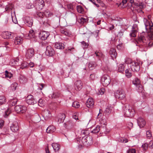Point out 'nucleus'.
<instances>
[{
	"label": "nucleus",
	"instance_id": "nucleus-1",
	"mask_svg": "<svg viewBox=\"0 0 153 153\" xmlns=\"http://www.w3.org/2000/svg\"><path fill=\"white\" fill-rule=\"evenodd\" d=\"M143 21L146 31L150 33H142L136 41L139 44L141 51H146L148 48L153 46V25L152 22L146 18L143 19Z\"/></svg>",
	"mask_w": 153,
	"mask_h": 153
},
{
	"label": "nucleus",
	"instance_id": "nucleus-2",
	"mask_svg": "<svg viewBox=\"0 0 153 153\" xmlns=\"http://www.w3.org/2000/svg\"><path fill=\"white\" fill-rule=\"evenodd\" d=\"M140 62L139 60L133 61L130 59H127L126 62L127 64H130L131 71L134 72L138 71L140 69Z\"/></svg>",
	"mask_w": 153,
	"mask_h": 153
},
{
	"label": "nucleus",
	"instance_id": "nucleus-3",
	"mask_svg": "<svg viewBox=\"0 0 153 153\" xmlns=\"http://www.w3.org/2000/svg\"><path fill=\"white\" fill-rule=\"evenodd\" d=\"M123 112L124 115L127 117H132L135 114L134 109L128 104H126L123 107Z\"/></svg>",
	"mask_w": 153,
	"mask_h": 153
},
{
	"label": "nucleus",
	"instance_id": "nucleus-4",
	"mask_svg": "<svg viewBox=\"0 0 153 153\" xmlns=\"http://www.w3.org/2000/svg\"><path fill=\"white\" fill-rule=\"evenodd\" d=\"M36 17H39L40 19V22H41L43 24H48V21L47 18L45 17V12L40 11L36 13Z\"/></svg>",
	"mask_w": 153,
	"mask_h": 153
},
{
	"label": "nucleus",
	"instance_id": "nucleus-5",
	"mask_svg": "<svg viewBox=\"0 0 153 153\" xmlns=\"http://www.w3.org/2000/svg\"><path fill=\"white\" fill-rule=\"evenodd\" d=\"M101 82L104 86H108L111 82L110 77L108 75H104L101 78Z\"/></svg>",
	"mask_w": 153,
	"mask_h": 153
},
{
	"label": "nucleus",
	"instance_id": "nucleus-6",
	"mask_svg": "<svg viewBox=\"0 0 153 153\" xmlns=\"http://www.w3.org/2000/svg\"><path fill=\"white\" fill-rule=\"evenodd\" d=\"M132 83L137 88V89L139 92H140L142 91V85L141 83L140 80L137 78H135L132 80Z\"/></svg>",
	"mask_w": 153,
	"mask_h": 153
},
{
	"label": "nucleus",
	"instance_id": "nucleus-7",
	"mask_svg": "<svg viewBox=\"0 0 153 153\" xmlns=\"http://www.w3.org/2000/svg\"><path fill=\"white\" fill-rule=\"evenodd\" d=\"M115 96L116 98L120 100H123L125 97V94L122 90H117L115 92Z\"/></svg>",
	"mask_w": 153,
	"mask_h": 153
},
{
	"label": "nucleus",
	"instance_id": "nucleus-8",
	"mask_svg": "<svg viewBox=\"0 0 153 153\" xmlns=\"http://www.w3.org/2000/svg\"><path fill=\"white\" fill-rule=\"evenodd\" d=\"M55 53L54 49L51 46H48L46 47V55L49 56H52Z\"/></svg>",
	"mask_w": 153,
	"mask_h": 153
},
{
	"label": "nucleus",
	"instance_id": "nucleus-9",
	"mask_svg": "<svg viewBox=\"0 0 153 153\" xmlns=\"http://www.w3.org/2000/svg\"><path fill=\"white\" fill-rule=\"evenodd\" d=\"M23 20L25 23L29 27H31L33 24V20L32 18L29 16H25L24 17Z\"/></svg>",
	"mask_w": 153,
	"mask_h": 153
},
{
	"label": "nucleus",
	"instance_id": "nucleus-10",
	"mask_svg": "<svg viewBox=\"0 0 153 153\" xmlns=\"http://www.w3.org/2000/svg\"><path fill=\"white\" fill-rule=\"evenodd\" d=\"M15 110L18 113H24L26 112L27 108L24 106L16 105L15 107Z\"/></svg>",
	"mask_w": 153,
	"mask_h": 153
},
{
	"label": "nucleus",
	"instance_id": "nucleus-11",
	"mask_svg": "<svg viewBox=\"0 0 153 153\" xmlns=\"http://www.w3.org/2000/svg\"><path fill=\"white\" fill-rule=\"evenodd\" d=\"M34 50L31 48L28 49L26 52L25 56L27 59H30L34 56Z\"/></svg>",
	"mask_w": 153,
	"mask_h": 153
},
{
	"label": "nucleus",
	"instance_id": "nucleus-12",
	"mask_svg": "<svg viewBox=\"0 0 153 153\" xmlns=\"http://www.w3.org/2000/svg\"><path fill=\"white\" fill-rule=\"evenodd\" d=\"M26 101L29 105H33L36 103V101L33 98L32 95H28L26 98Z\"/></svg>",
	"mask_w": 153,
	"mask_h": 153
},
{
	"label": "nucleus",
	"instance_id": "nucleus-13",
	"mask_svg": "<svg viewBox=\"0 0 153 153\" xmlns=\"http://www.w3.org/2000/svg\"><path fill=\"white\" fill-rule=\"evenodd\" d=\"M50 35L49 33L45 31H41L39 34V37L42 40H45L46 39L47 37Z\"/></svg>",
	"mask_w": 153,
	"mask_h": 153
},
{
	"label": "nucleus",
	"instance_id": "nucleus-14",
	"mask_svg": "<svg viewBox=\"0 0 153 153\" xmlns=\"http://www.w3.org/2000/svg\"><path fill=\"white\" fill-rule=\"evenodd\" d=\"M44 1L43 0H39L36 3V7L38 10L42 9L44 6Z\"/></svg>",
	"mask_w": 153,
	"mask_h": 153
},
{
	"label": "nucleus",
	"instance_id": "nucleus-15",
	"mask_svg": "<svg viewBox=\"0 0 153 153\" xmlns=\"http://www.w3.org/2000/svg\"><path fill=\"white\" fill-rule=\"evenodd\" d=\"M82 83L81 80H79L76 81L74 83V87L76 90H80L82 87Z\"/></svg>",
	"mask_w": 153,
	"mask_h": 153
},
{
	"label": "nucleus",
	"instance_id": "nucleus-16",
	"mask_svg": "<svg viewBox=\"0 0 153 153\" xmlns=\"http://www.w3.org/2000/svg\"><path fill=\"white\" fill-rule=\"evenodd\" d=\"M137 122L140 128L143 127L146 125V122L141 117H139L138 119Z\"/></svg>",
	"mask_w": 153,
	"mask_h": 153
},
{
	"label": "nucleus",
	"instance_id": "nucleus-17",
	"mask_svg": "<svg viewBox=\"0 0 153 153\" xmlns=\"http://www.w3.org/2000/svg\"><path fill=\"white\" fill-rule=\"evenodd\" d=\"M65 127L68 129L72 128L75 125L74 122L72 120H69L64 123Z\"/></svg>",
	"mask_w": 153,
	"mask_h": 153
},
{
	"label": "nucleus",
	"instance_id": "nucleus-18",
	"mask_svg": "<svg viewBox=\"0 0 153 153\" xmlns=\"http://www.w3.org/2000/svg\"><path fill=\"white\" fill-rule=\"evenodd\" d=\"M94 104V101L92 98H89L87 100L86 103L87 106L89 108H91L93 107Z\"/></svg>",
	"mask_w": 153,
	"mask_h": 153
},
{
	"label": "nucleus",
	"instance_id": "nucleus-19",
	"mask_svg": "<svg viewBox=\"0 0 153 153\" xmlns=\"http://www.w3.org/2000/svg\"><path fill=\"white\" fill-rule=\"evenodd\" d=\"M109 54L112 59L114 60L115 59L117 56V54L116 49L114 48H111Z\"/></svg>",
	"mask_w": 153,
	"mask_h": 153
},
{
	"label": "nucleus",
	"instance_id": "nucleus-20",
	"mask_svg": "<svg viewBox=\"0 0 153 153\" xmlns=\"http://www.w3.org/2000/svg\"><path fill=\"white\" fill-rule=\"evenodd\" d=\"M10 129L13 132H17L19 129L18 123L16 122L13 123L12 125L10 126Z\"/></svg>",
	"mask_w": 153,
	"mask_h": 153
},
{
	"label": "nucleus",
	"instance_id": "nucleus-21",
	"mask_svg": "<svg viewBox=\"0 0 153 153\" xmlns=\"http://www.w3.org/2000/svg\"><path fill=\"white\" fill-rule=\"evenodd\" d=\"M87 138V137L86 136H82V138L80 137L78 138L77 140L79 141L80 144L82 143L83 144H85L86 143H87V141H88Z\"/></svg>",
	"mask_w": 153,
	"mask_h": 153
},
{
	"label": "nucleus",
	"instance_id": "nucleus-22",
	"mask_svg": "<svg viewBox=\"0 0 153 153\" xmlns=\"http://www.w3.org/2000/svg\"><path fill=\"white\" fill-rule=\"evenodd\" d=\"M23 40V38L21 37L17 36L15 38L14 43L16 45H19L22 43Z\"/></svg>",
	"mask_w": 153,
	"mask_h": 153
},
{
	"label": "nucleus",
	"instance_id": "nucleus-23",
	"mask_svg": "<svg viewBox=\"0 0 153 153\" xmlns=\"http://www.w3.org/2000/svg\"><path fill=\"white\" fill-rule=\"evenodd\" d=\"M134 0H123L122 2L120 3L119 4L120 6H121L122 5L123 6L125 4L127 3L128 4H129V3H130V5H129L128 6H131L132 3L134 2Z\"/></svg>",
	"mask_w": 153,
	"mask_h": 153
},
{
	"label": "nucleus",
	"instance_id": "nucleus-24",
	"mask_svg": "<svg viewBox=\"0 0 153 153\" xmlns=\"http://www.w3.org/2000/svg\"><path fill=\"white\" fill-rule=\"evenodd\" d=\"M64 44L61 42L56 43L54 45L56 48L59 49H63L64 48Z\"/></svg>",
	"mask_w": 153,
	"mask_h": 153
},
{
	"label": "nucleus",
	"instance_id": "nucleus-25",
	"mask_svg": "<svg viewBox=\"0 0 153 153\" xmlns=\"http://www.w3.org/2000/svg\"><path fill=\"white\" fill-rule=\"evenodd\" d=\"M59 31L61 33L65 36H69L71 34V32L70 31L63 28H60Z\"/></svg>",
	"mask_w": 153,
	"mask_h": 153
},
{
	"label": "nucleus",
	"instance_id": "nucleus-26",
	"mask_svg": "<svg viewBox=\"0 0 153 153\" xmlns=\"http://www.w3.org/2000/svg\"><path fill=\"white\" fill-rule=\"evenodd\" d=\"M55 128L53 126H48L46 129V131L47 133H52L55 130Z\"/></svg>",
	"mask_w": 153,
	"mask_h": 153
},
{
	"label": "nucleus",
	"instance_id": "nucleus-27",
	"mask_svg": "<svg viewBox=\"0 0 153 153\" xmlns=\"http://www.w3.org/2000/svg\"><path fill=\"white\" fill-rule=\"evenodd\" d=\"M88 19L87 18H85L84 17H81V18L78 19V21L81 24H83L88 22Z\"/></svg>",
	"mask_w": 153,
	"mask_h": 153
},
{
	"label": "nucleus",
	"instance_id": "nucleus-28",
	"mask_svg": "<svg viewBox=\"0 0 153 153\" xmlns=\"http://www.w3.org/2000/svg\"><path fill=\"white\" fill-rule=\"evenodd\" d=\"M112 106H111L110 105L108 106L105 110L104 112L105 114L107 115L110 114L112 111Z\"/></svg>",
	"mask_w": 153,
	"mask_h": 153
},
{
	"label": "nucleus",
	"instance_id": "nucleus-29",
	"mask_svg": "<svg viewBox=\"0 0 153 153\" xmlns=\"http://www.w3.org/2000/svg\"><path fill=\"white\" fill-rule=\"evenodd\" d=\"M27 79L25 77L22 75H20L19 77V81L21 83H24L27 82Z\"/></svg>",
	"mask_w": 153,
	"mask_h": 153
},
{
	"label": "nucleus",
	"instance_id": "nucleus-30",
	"mask_svg": "<svg viewBox=\"0 0 153 153\" xmlns=\"http://www.w3.org/2000/svg\"><path fill=\"white\" fill-rule=\"evenodd\" d=\"M96 64L95 62H91L89 63L88 64V67L90 70H92L96 67Z\"/></svg>",
	"mask_w": 153,
	"mask_h": 153
},
{
	"label": "nucleus",
	"instance_id": "nucleus-31",
	"mask_svg": "<svg viewBox=\"0 0 153 153\" xmlns=\"http://www.w3.org/2000/svg\"><path fill=\"white\" fill-rule=\"evenodd\" d=\"M59 94L58 93H53L50 94L49 95V97L52 99L56 98L59 97Z\"/></svg>",
	"mask_w": 153,
	"mask_h": 153
},
{
	"label": "nucleus",
	"instance_id": "nucleus-32",
	"mask_svg": "<svg viewBox=\"0 0 153 153\" xmlns=\"http://www.w3.org/2000/svg\"><path fill=\"white\" fill-rule=\"evenodd\" d=\"M100 130V126H97L94 128L91 132L93 134H96L99 132Z\"/></svg>",
	"mask_w": 153,
	"mask_h": 153
},
{
	"label": "nucleus",
	"instance_id": "nucleus-33",
	"mask_svg": "<svg viewBox=\"0 0 153 153\" xmlns=\"http://www.w3.org/2000/svg\"><path fill=\"white\" fill-rule=\"evenodd\" d=\"M6 102V99L4 96H0V106L4 104Z\"/></svg>",
	"mask_w": 153,
	"mask_h": 153
},
{
	"label": "nucleus",
	"instance_id": "nucleus-34",
	"mask_svg": "<svg viewBox=\"0 0 153 153\" xmlns=\"http://www.w3.org/2000/svg\"><path fill=\"white\" fill-rule=\"evenodd\" d=\"M11 18L13 22L15 24L17 23V21L15 15V12H13L11 14Z\"/></svg>",
	"mask_w": 153,
	"mask_h": 153
},
{
	"label": "nucleus",
	"instance_id": "nucleus-35",
	"mask_svg": "<svg viewBox=\"0 0 153 153\" xmlns=\"http://www.w3.org/2000/svg\"><path fill=\"white\" fill-rule=\"evenodd\" d=\"M131 70L130 69H127L125 70L126 76L128 78H130L132 76Z\"/></svg>",
	"mask_w": 153,
	"mask_h": 153
},
{
	"label": "nucleus",
	"instance_id": "nucleus-36",
	"mask_svg": "<svg viewBox=\"0 0 153 153\" xmlns=\"http://www.w3.org/2000/svg\"><path fill=\"white\" fill-rule=\"evenodd\" d=\"M52 146L55 151L59 150L60 149L59 145L56 143H53L52 144Z\"/></svg>",
	"mask_w": 153,
	"mask_h": 153
},
{
	"label": "nucleus",
	"instance_id": "nucleus-37",
	"mask_svg": "<svg viewBox=\"0 0 153 153\" xmlns=\"http://www.w3.org/2000/svg\"><path fill=\"white\" fill-rule=\"evenodd\" d=\"M4 38L6 39H9L11 38L12 36L10 33L8 32H5L3 33Z\"/></svg>",
	"mask_w": 153,
	"mask_h": 153
},
{
	"label": "nucleus",
	"instance_id": "nucleus-38",
	"mask_svg": "<svg viewBox=\"0 0 153 153\" xmlns=\"http://www.w3.org/2000/svg\"><path fill=\"white\" fill-rule=\"evenodd\" d=\"M95 54L96 55V56L99 59L102 57L103 56V54L100 51H96L95 52Z\"/></svg>",
	"mask_w": 153,
	"mask_h": 153
},
{
	"label": "nucleus",
	"instance_id": "nucleus-39",
	"mask_svg": "<svg viewBox=\"0 0 153 153\" xmlns=\"http://www.w3.org/2000/svg\"><path fill=\"white\" fill-rule=\"evenodd\" d=\"M4 75L6 78L10 79L13 76V74L11 73L8 72L7 71H6L5 72Z\"/></svg>",
	"mask_w": 153,
	"mask_h": 153
},
{
	"label": "nucleus",
	"instance_id": "nucleus-40",
	"mask_svg": "<svg viewBox=\"0 0 153 153\" xmlns=\"http://www.w3.org/2000/svg\"><path fill=\"white\" fill-rule=\"evenodd\" d=\"M77 10L78 12L79 13L83 14L84 13V10L82 7L78 5L77 6Z\"/></svg>",
	"mask_w": 153,
	"mask_h": 153
},
{
	"label": "nucleus",
	"instance_id": "nucleus-41",
	"mask_svg": "<svg viewBox=\"0 0 153 153\" xmlns=\"http://www.w3.org/2000/svg\"><path fill=\"white\" fill-rule=\"evenodd\" d=\"M137 32V31L136 30L132 29L129 34L130 36L133 37H135Z\"/></svg>",
	"mask_w": 153,
	"mask_h": 153
},
{
	"label": "nucleus",
	"instance_id": "nucleus-42",
	"mask_svg": "<svg viewBox=\"0 0 153 153\" xmlns=\"http://www.w3.org/2000/svg\"><path fill=\"white\" fill-rule=\"evenodd\" d=\"M35 31L34 30H30L29 31L28 36L30 38H34L35 36Z\"/></svg>",
	"mask_w": 153,
	"mask_h": 153
},
{
	"label": "nucleus",
	"instance_id": "nucleus-43",
	"mask_svg": "<svg viewBox=\"0 0 153 153\" xmlns=\"http://www.w3.org/2000/svg\"><path fill=\"white\" fill-rule=\"evenodd\" d=\"M124 66L123 64H120L119 65L118 71L119 72L122 73L123 72L124 70Z\"/></svg>",
	"mask_w": 153,
	"mask_h": 153
},
{
	"label": "nucleus",
	"instance_id": "nucleus-44",
	"mask_svg": "<svg viewBox=\"0 0 153 153\" xmlns=\"http://www.w3.org/2000/svg\"><path fill=\"white\" fill-rule=\"evenodd\" d=\"M18 87V84L16 82H14L11 85L10 87L13 91L16 90Z\"/></svg>",
	"mask_w": 153,
	"mask_h": 153
},
{
	"label": "nucleus",
	"instance_id": "nucleus-45",
	"mask_svg": "<svg viewBox=\"0 0 153 153\" xmlns=\"http://www.w3.org/2000/svg\"><path fill=\"white\" fill-rule=\"evenodd\" d=\"M72 106L73 107L77 108L80 107V105L79 102L77 101L74 102L72 104Z\"/></svg>",
	"mask_w": 153,
	"mask_h": 153
},
{
	"label": "nucleus",
	"instance_id": "nucleus-46",
	"mask_svg": "<svg viewBox=\"0 0 153 153\" xmlns=\"http://www.w3.org/2000/svg\"><path fill=\"white\" fill-rule=\"evenodd\" d=\"M53 15V14L48 11H45V17L46 18L47 17H51Z\"/></svg>",
	"mask_w": 153,
	"mask_h": 153
},
{
	"label": "nucleus",
	"instance_id": "nucleus-47",
	"mask_svg": "<svg viewBox=\"0 0 153 153\" xmlns=\"http://www.w3.org/2000/svg\"><path fill=\"white\" fill-rule=\"evenodd\" d=\"M28 65V63H27L26 62H24L21 64L20 68L21 69H23L26 67Z\"/></svg>",
	"mask_w": 153,
	"mask_h": 153
},
{
	"label": "nucleus",
	"instance_id": "nucleus-48",
	"mask_svg": "<svg viewBox=\"0 0 153 153\" xmlns=\"http://www.w3.org/2000/svg\"><path fill=\"white\" fill-rule=\"evenodd\" d=\"M17 100L16 99L11 100L10 101V104L12 106H14L16 104Z\"/></svg>",
	"mask_w": 153,
	"mask_h": 153
},
{
	"label": "nucleus",
	"instance_id": "nucleus-49",
	"mask_svg": "<svg viewBox=\"0 0 153 153\" xmlns=\"http://www.w3.org/2000/svg\"><path fill=\"white\" fill-rule=\"evenodd\" d=\"M13 8V5L12 4H9L6 6L5 10H6V11L10 9L12 10Z\"/></svg>",
	"mask_w": 153,
	"mask_h": 153
},
{
	"label": "nucleus",
	"instance_id": "nucleus-50",
	"mask_svg": "<svg viewBox=\"0 0 153 153\" xmlns=\"http://www.w3.org/2000/svg\"><path fill=\"white\" fill-rule=\"evenodd\" d=\"M87 139L88 141H87V144H91L92 143L93 141H92V138L91 137L88 136L87 137Z\"/></svg>",
	"mask_w": 153,
	"mask_h": 153
},
{
	"label": "nucleus",
	"instance_id": "nucleus-51",
	"mask_svg": "<svg viewBox=\"0 0 153 153\" xmlns=\"http://www.w3.org/2000/svg\"><path fill=\"white\" fill-rule=\"evenodd\" d=\"M10 113V110L9 109H7V110L5 112V114L4 115V117H7L8 116Z\"/></svg>",
	"mask_w": 153,
	"mask_h": 153
},
{
	"label": "nucleus",
	"instance_id": "nucleus-52",
	"mask_svg": "<svg viewBox=\"0 0 153 153\" xmlns=\"http://www.w3.org/2000/svg\"><path fill=\"white\" fill-rule=\"evenodd\" d=\"M62 119V120H64L65 117V115L64 114L60 113L58 115V117Z\"/></svg>",
	"mask_w": 153,
	"mask_h": 153
},
{
	"label": "nucleus",
	"instance_id": "nucleus-53",
	"mask_svg": "<svg viewBox=\"0 0 153 153\" xmlns=\"http://www.w3.org/2000/svg\"><path fill=\"white\" fill-rule=\"evenodd\" d=\"M44 103V101L42 99H40L38 101V105H39L42 107L43 105V104Z\"/></svg>",
	"mask_w": 153,
	"mask_h": 153
},
{
	"label": "nucleus",
	"instance_id": "nucleus-54",
	"mask_svg": "<svg viewBox=\"0 0 153 153\" xmlns=\"http://www.w3.org/2000/svg\"><path fill=\"white\" fill-rule=\"evenodd\" d=\"M131 6L133 8H136L139 7V4L138 3H134V2L132 3V4H131Z\"/></svg>",
	"mask_w": 153,
	"mask_h": 153
},
{
	"label": "nucleus",
	"instance_id": "nucleus-55",
	"mask_svg": "<svg viewBox=\"0 0 153 153\" xmlns=\"http://www.w3.org/2000/svg\"><path fill=\"white\" fill-rule=\"evenodd\" d=\"M44 84L42 83L38 84V89L42 90L44 87Z\"/></svg>",
	"mask_w": 153,
	"mask_h": 153
},
{
	"label": "nucleus",
	"instance_id": "nucleus-56",
	"mask_svg": "<svg viewBox=\"0 0 153 153\" xmlns=\"http://www.w3.org/2000/svg\"><path fill=\"white\" fill-rule=\"evenodd\" d=\"M148 146H149L148 144L147 143H145L142 145V147L143 150H146L147 149Z\"/></svg>",
	"mask_w": 153,
	"mask_h": 153
},
{
	"label": "nucleus",
	"instance_id": "nucleus-57",
	"mask_svg": "<svg viewBox=\"0 0 153 153\" xmlns=\"http://www.w3.org/2000/svg\"><path fill=\"white\" fill-rule=\"evenodd\" d=\"M82 44L83 45V48H87L88 47V44L85 42L84 41H82L81 42Z\"/></svg>",
	"mask_w": 153,
	"mask_h": 153
},
{
	"label": "nucleus",
	"instance_id": "nucleus-58",
	"mask_svg": "<svg viewBox=\"0 0 153 153\" xmlns=\"http://www.w3.org/2000/svg\"><path fill=\"white\" fill-rule=\"evenodd\" d=\"M10 64L12 65H17L16 61H15L14 59H12L10 62Z\"/></svg>",
	"mask_w": 153,
	"mask_h": 153
},
{
	"label": "nucleus",
	"instance_id": "nucleus-59",
	"mask_svg": "<svg viewBox=\"0 0 153 153\" xmlns=\"http://www.w3.org/2000/svg\"><path fill=\"white\" fill-rule=\"evenodd\" d=\"M146 136L148 138H150L152 136V135L150 131H148L146 132Z\"/></svg>",
	"mask_w": 153,
	"mask_h": 153
},
{
	"label": "nucleus",
	"instance_id": "nucleus-60",
	"mask_svg": "<svg viewBox=\"0 0 153 153\" xmlns=\"http://www.w3.org/2000/svg\"><path fill=\"white\" fill-rule=\"evenodd\" d=\"M105 90L104 88H101L99 91V92L100 94L102 95L105 92Z\"/></svg>",
	"mask_w": 153,
	"mask_h": 153
},
{
	"label": "nucleus",
	"instance_id": "nucleus-61",
	"mask_svg": "<svg viewBox=\"0 0 153 153\" xmlns=\"http://www.w3.org/2000/svg\"><path fill=\"white\" fill-rule=\"evenodd\" d=\"M132 29L136 30V31H138V25L137 24H135L133 25L132 27Z\"/></svg>",
	"mask_w": 153,
	"mask_h": 153
},
{
	"label": "nucleus",
	"instance_id": "nucleus-62",
	"mask_svg": "<svg viewBox=\"0 0 153 153\" xmlns=\"http://www.w3.org/2000/svg\"><path fill=\"white\" fill-rule=\"evenodd\" d=\"M78 114L77 113H74L73 115V118L76 120L78 119Z\"/></svg>",
	"mask_w": 153,
	"mask_h": 153
},
{
	"label": "nucleus",
	"instance_id": "nucleus-63",
	"mask_svg": "<svg viewBox=\"0 0 153 153\" xmlns=\"http://www.w3.org/2000/svg\"><path fill=\"white\" fill-rule=\"evenodd\" d=\"M149 147L150 148H152L153 147V140H151L148 145Z\"/></svg>",
	"mask_w": 153,
	"mask_h": 153
},
{
	"label": "nucleus",
	"instance_id": "nucleus-64",
	"mask_svg": "<svg viewBox=\"0 0 153 153\" xmlns=\"http://www.w3.org/2000/svg\"><path fill=\"white\" fill-rule=\"evenodd\" d=\"M136 151L134 149H131L129 150L128 151V153H135Z\"/></svg>",
	"mask_w": 153,
	"mask_h": 153
}]
</instances>
